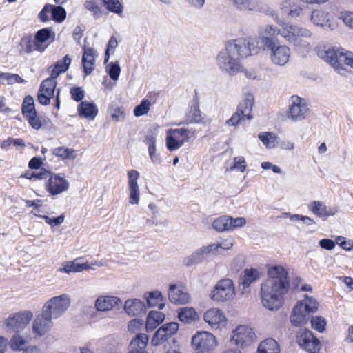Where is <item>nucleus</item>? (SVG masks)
<instances>
[{"label":"nucleus","instance_id":"1","mask_svg":"<svg viewBox=\"0 0 353 353\" xmlns=\"http://www.w3.org/2000/svg\"><path fill=\"white\" fill-rule=\"evenodd\" d=\"M268 278L261 284V303L267 309L276 310L289 290L288 274L283 266L274 265L268 269Z\"/></svg>","mask_w":353,"mask_h":353},{"label":"nucleus","instance_id":"2","mask_svg":"<svg viewBox=\"0 0 353 353\" xmlns=\"http://www.w3.org/2000/svg\"><path fill=\"white\" fill-rule=\"evenodd\" d=\"M253 53L244 37L228 41L216 57L217 65L224 73L236 75L241 72V60Z\"/></svg>","mask_w":353,"mask_h":353},{"label":"nucleus","instance_id":"3","mask_svg":"<svg viewBox=\"0 0 353 353\" xmlns=\"http://www.w3.org/2000/svg\"><path fill=\"white\" fill-rule=\"evenodd\" d=\"M71 63V58L67 54L63 59L57 61L55 64L50 66L47 71L50 74V77L44 79L40 84L37 94V99L39 102L47 105L50 104V99L54 96L56 92L55 108L59 110L60 108V89H57L56 79L60 74L66 72Z\"/></svg>","mask_w":353,"mask_h":353},{"label":"nucleus","instance_id":"4","mask_svg":"<svg viewBox=\"0 0 353 353\" xmlns=\"http://www.w3.org/2000/svg\"><path fill=\"white\" fill-rule=\"evenodd\" d=\"M276 23L281 26L279 35L286 41L297 50L310 48V43L307 39H312L313 37V32L310 29L290 23H284L280 20L279 17Z\"/></svg>","mask_w":353,"mask_h":353},{"label":"nucleus","instance_id":"5","mask_svg":"<svg viewBox=\"0 0 353 353\" xmlns=\"http://www.w3.org/2000/svg\"><path fill=\"white\" fill-rule=\"evenodd\" d=\"M318 55L334 69L339 74L345 76L347 70L345 65L353 69V52L342 48L320 50Z\"/></svg>","mask_w":353,"mask_h":353},{"label":"nucleus","instance_id":"6","mask_svg":"<svg viewBox=\"0 0 353 353\" xmlns=\"http://www.w3.org/2000/svg\"><path fill=\"white\" fill-rule=\"evenodd\" d=\"M196 137V131L193 128H170L165 132V146L170 152H174Z\"/></svg>","mask_w":353,"mask_h":353},{"label":"nucleus","instance_id":"7","mask_svg":"<svg viewBox=\"0 0 353 353\" xmlns=\"http://www.w3.org/2000/svg\"><path fill=\"white\" fill-rule=\"evenodd\" d=\"M311 111L307 101L298 95L290 97L286 117L293 122H301L310 117Z\"/></svg>","mask_w":353,"mask_h":353},{"label":"nucleus","instance_id":"8","mask_svg":"<svg viewBox=\"0 0 353 353\" xmlns=\"http://www.w3.org/2000/svg\"><path fill=\"white\" fill-rule=\"evenodd\" d=\"M71 303V296L68 294H62L48 300L43 305L42 309L45 311L46 314L57 319L67 312Z\"/></svg>","mask_w":353,"mask_h":353},{"label":"nucleus","instance_id":"9","mask_svg":"<svg viewBox=\"0 0 353 353\" xmlns=\"http://www.w3.org/2000/svg\"><path fill=\"white\" fill-rule=\"evenodd\" d=\"M266 47L262 50L270 51V60L276 66H285L289 61L291 56V49L285 44H281L279 41L272 43L271 39H265Z\"/></svg>","mask_w":353,"mask_h":353},{"label":"nucleus","instance_id":"10","mask_svg":"<svg viewBox=\"0 0 353 353\" xmlns=\"http://www.w3.org/2000/svg\"><path fill=\"white\" fill-rule=\"evenodd\" d=\"M279 29L275 26L267 24L260 28L258 37L245 39L253 53L256 54L262 48L266 47L265 39H271L272 43L278 41L273 37L279 34Z\"/></svg>","mask_w":353,"mask_h":353},{"label":"nucleus","instance_id":"11","mask_svg":"<svg viewBox=\"0 0 353 353\" xmlns=\"http://www.w3.org/2000/svg\"><path fill=\"white\" fill-rule=\"evenodd\" d=\"M32 318L33 314L31 311L23 310L10 314L2 323L8 332L20 333L28 326Z\"/></svg>","mask_w":353,"mask_h":353},{"label":"nucleus","instance_id":"12","mask_svg":"<svg viewBox=\"0 0 353 353\" xmlns=\"http://www.w3.org/2000/svg\"><path fill=\"white\" fill-rule=\"evenodd\" d=\"M232 2L241 11L263 13L271 16L278 22L277 13L263 0H232Z\"/></svg>","mask_w":353,"mask_h":353},{"label":"nucleus","instance_id":"13","mask_svg":"<svg viewBox=\"0 0 353 353\" xmlns=\"http://www.w3.org/2000/svg\"><path fill=\"white\" fill-rule=\"evenodd\" d=\"M192 347L194 350L205 353H214L218 345L216 337L207 331H198L192 336Z\"/></svg>","mask_w":353,"mask_h":353},{"label":"nucleus","instance_id":"14","mask_svg":"<svg viewBox=\"0 0 353 353\" xmlns=\"http://www.w3.org/2000/svg\"><path fill=\"white\" fill-rule=\"evenodd\" d=\"M235 288L230 279L219 281L210 292V297L214 302H226L235 296Z\"/></svg>","mask_w":353,"mask_h":353},{"label":"nucleus","instance_id":"15","mask_svg":"<svg viewBox=\"0 0 353 353\" xmlns=\"http://www.w3.org/2000/svg\"><path fill=\"white\" fill-rule=\"evenodd\" d=\"M310 21L314 26L330 31L339 28V23L331 13L324 8L313 9L310 15Z\"/></svg>","mask_w":353,"mask_h":353},{"label":"nucleus","instance_id":"16","mask_svg":"<svg viewBox=\"0 0 353 353\" xmlns=\"http://www.w3.org/2000/svg\"><path fill=\"white\" fill-rule=\"evenodd\" d=\"M231 342L240 347L251 345L256 340V335L253 329L248 325H239L232 330Z\"/></svg>","mask_w":353,"mask_h":353},{"label":"nucleus","instance_id":"17","mask_svg":"<svg viewBox=\"0 0 353 353\" xmlns=\"http://www.w3.org/2000/svg\"><path fill=\"white\" fill-rule=\"evenodd\" d=\"M297 343L308 353H319L321 342L308 330H301L297 336Z\"/></svg>","mask_w":353,"mask_h":353},{"label":"nucleus","instance_id":"18","mask_svg":"<svg viewBox=\"0 0 353 353\" xmlns=\"http://www.w3.org/2000/svg\"><path fill=\"white\" fill-rule=\"evenodd\" d=\"M70 182L65 178L63 174L52 173L46 183V190L52 195L60 194L69 189Z\"/></svg>","mask_w":353,"mask_h":353},{"label":"nucleus","instance_id":"19","mask_svg":"<svg viewBox=\"0 0 353 353\" xmlns=\"http://www.w3.org/2000/svg\"><path fill=\"white\" fill-rule=\"evenodd\" d=\"M203 320L214 330L224 327L227 325V318L224 312L216 307L206 310L203 314Z\"/></svg>","mask_w":353,"mask_h":353},{"label":"nucleus","instance_id":"20","mask_svg":"<svg viewBox=\"0 0 353 353\" xmlns=\"http://www.w3.org/2000/svg\"><path fill=\"white\" fill-rule=\"evenodd\" d=\"M139 172L136 170L128 172V186L129 191V203L131 205H138L140 200V189L138 185Z\"/></svg>","mask_w":353,"mask_h":353},{"label":"nucleus","instance_id":"21","mask_svg":"<svg viewBox=\"0 0 353 353\" xmlns=\"http://www.w3.org/2000/svg\"><path fill=\"white\" fill-rule=\"evenodd\" d=\"M178 330L179 323L176 322H170L163 325L155 332L151 341L152 345H159L161 342L175 334Z\"/></svg>","mask_w":353,"mask_h":353},{"label":"nucleus","instance_id":"22","mask_svg":"<svg viewBox=\"0 0 353 353\" xmlns=\"http://www.w3.org/2000/svg\"><path fill=\"white\" fill-rule=\"evenodd\" d=\"M54 319L50 315L46 314L42 309L41 314L38 315L32 323V332L38 336H43L47 333L52 327Z\"/></svg>","mask_w":353,"mask_h":353},{"label":"nucleus","instance_id":"23","mask_svg":"<svg viewBox=\"0 0 353 353\" xmlns=\"http://www.w3.org/2000/svg\"><path fill=\"white\" fill-rule=\"evenodd\" d=\"M261 277V273L256 268H245L241 274L239 279V289L243 294L249 292L250 285Z\"/></svg>","mask_w":353,"mask_h":353},{"label":"nucleus","instance_id":"24","mask_svg":"<svg viewBox=\"0 0 353 353\" xmlns=\"http://www.w3.org/2000/svg\"><path fill=\"white\" fill-rule=\"evenodd\" d=\"M121 304L122 301L118 296L101 295L96 299L94 307L98 312H108Z\"/></svg>","mask_w":353,"mask_h":353},{"label":"nucleus","instance_id":"25","mask_svg":"<svg viewBox=\"0 0 353 353\" xmlns=\"http://www.w3.org/2000/svg\"><path fill=\"white\" fill-rule=\"evenodd\" d=\"M168 297L170 301L175 304H186L190 301V296L187 290L183 286L175 284L170 285Z\"/></svg>","mask_w":353,"mask_h":353},{"label":"nucleus","instance_id":"26","mask_svg":"<svg viewBox=\"0 0 353 353\" xmlns=\"http://www.w3.org/2000/svg\"><path fill=\"white\" fill-rule=\"evenodd\" d=\"M280 8L283 12L292 19L301 17L304 10L303 6L298 4L294 0H283Z\"/></svg>","mask_w":353,"mask_h":353},{"label":"nucleus","instance_id":"27","mask_svg":"<svg viewBox=\"0 0 353 353\" xmlns=\"http://www.w3.org/2000/svg\"><path fill=\"white\" fill-rule=\"evenodd\" d=\"M308 208L314 214L320 218L334 216L337 212L336 208L327 209L326 205L319 201L311 202Z\"/></svg>","mask_w":353,"mask_h":353},{"label":"nucleus","instance_id":"28","mask_svg":"<svg viewBox=\"0 0 353 353\" xmlns=\"http://www.w3.org/2000/svg\"><path fill=\"white\" fill-rule=\"evenodd\" d=\"M97 55V51L94 49L89 47H83L82 65L86 75L90 74L93 71Z\"/></svg>","mask_w":353,"mask_h":353},{"label":"nucleus","instance_id":"29","mask_svg":"<svg viewBox=\"0 0 353 353\" xmlns=\"http://www.w3.org/2000/svg\"><path fill=\"white\" fill-rule=\"evenodd\" d=\"M80 260L81 259H76L74 261L63 262L57 270L61 273L70 274L81 272L88 269V264L87 263H81L79 262Z\"/></svg>","mask_w":353,"mask_h":353},{"label":"nucleus","instance_id":"30","mask_svg":"<svg viewBox=\"0 0 353 353\" xmlns=\"http://www.w3.org/2000/svg\"><path fill=\"white\" fill-rule=\"evenodd\" d=\"M79 115L84 119L92 121L98 113V108L94 103L82 101L77 107Z\"/></svg>","mask_w":353,"mask_h":353},{"label":"nucleus","instance_id":"31","mask_svg":"<svg viewBox=\"0 0 353 353\" xmlns=\"http://www.w3.org/2000/svg\"><path fill=\"white\" fill-rule=\"evenodd\" d=\"M124 310L129 316H139L145 312V303L138 299H128L125 302Z\"/></svg>","mask_w":353,"mask_h":353},{"label":"nucleus","instance_id":"32","mask_svg":"<svg viewBox=\"0 0 353 353\" xmlns=\"http://www.w3.org/2000/svg\"><path fill=\"white\" fill-rule=\"evenodd\" d=\"M185 123L187 124L202 123L201 112L199 110L197 98H194L192 100V105L186 112Z\"/></svg>","mask_w":353,"mask_h":353},{"label":"nucleus","instance_id":"33","mask_svg":"<svg viewBox=\"0 0 353 353\" xmlns=\"http://www.w3.org/2000/svg\"><path fill=\"white\" fill-rule=\"evenodd\" d=\"M308 314L304 310L303 306L301 303H296L294 307L291 316L290 321L294 326H301L307 322Z\"/></svg>","mask_w":353,"mask_h":353},{"label":"nucleus","instance_id":"34","mask_svg":"<svg viewBox=\"0 0 353 353\" xmlns=\"http://www.w3.org/2000/svg\"><path fill=\"white\" fill-rule=\"evenodd\" d=\"M179 320L185 324H191L199 319L196 310L191 307H183L177 310Z\"/></svg>","mask_w":353,"mask_h":353},{"label":"nucleus","instance_id":"35","mask_svg":"<svg viewBox=\"0 0 353 353\" xmlns=\"http://www.w3.org/2000/svg\"><path fill=\"white\" fill-rule=\"evenodd\" d=\"M52 31L49 28H42L38 30L34 35V41L38 48V52H43L48 48L46 42L50 39Z\"/></svg>","mask_w":353,"mask_h":353},{"label":"nucleus","instance_id":"36","mask_svg":"<svg viewBox=\"0 0 353 353\" xmlns=\"http://www.w3.org/2000/svg\"><path fill=\"white\" fill-rule=\"evenodd\" d=\"M165 319V314L160 311H150L147 316L145 328L148 332L154 330Z\"/></svg>","mask_w":353,"mask_h":353},{"label":"nucleus","instance_id":"37","mask_svg":"<svg viewBox=\"0 0 353 353\" xmlns=\"http://www.w3.org/2000/svg\"><path fill=\"white\" fill-rule=\"evenodd\" d=\"M256 353H280V347L276 340L268 338L260 342Z\"/></svg>","mask_w":353,"mask_h":353},{"label":"nucleus","instance_id":"38","mask_svg":"<svg viewBox=\"0 0 353 353\" xmlns=\"http://www.w3.org/2000/svg\"><path fill=\"white\" fill-rule=\"evenodd\" d=\"M254 102V96L251 94H248L239 103L237 108V110L241 112L242 116L246 117V119L249 120L252 119V115L251 113L252 111Z\"/></svg>","mask_w":353,"mask_h":353},{"label":"nucleus","instance_id":"39","mask_svg":"<svg viewBox=\"0 0 353 353\" xmlns=\"http://www.w3.org/2000/svg\"><path fill=\"white\" fill-rule=\"evenodd\" d=\"M208 256L203 246L195 250L192 254L187 256L183 260V264L186 266H192L203 262Z\"/></svg>","mask_w":353,"mask_h":353},{"label":"nucleus","instance_id":"40","mask_svg":"<svg viewBox=\"0 0 353 353\" xmlns=\"http://www.w3.org/2000/svg\"><path fill=\"white\" fill-rule=\"evenodd\" d=\"M145 299L148 306H157L159 310H162L165 307L164 299L163 295L159 291H153L145 294Z\"/></svg>","mask_w":353,"mask_h":353},{"label":"nucleus","instance_id":"41","mask_svg":"<svg viewBox=\"0 0 353 353\" xmlns=\"http://www.w3.org/2000/svg\"><path fill=\"white\" fill-rule=\"evenodd\" d=\"M19 45L21 54H30L33 51H38L36 42L30 35L23 37L20 41Z\"/></svg>","mask_w":353,"mask_h":353},{"label":"nucleus","instance_id":"42","mask_svg":"<svg viewBox=\"0 0 353 353\" xmlns=\"http://www.w3.org/2000/svg\"><path fill=\"white\" fill-rule=\"evenodd\" d=\"M21 112L25 119L32 116V114L37 112L34 106V101L32 97L28 95L24 98Z\"/></svg>","mask_w":353,"mask_h":353},{"label":"nucleus","instance_id":"43","mask_svg":"<svg viewBox=\"0 0 353 353\" xmlns=\"http://www.w3.org/2000/svg\"><path fill=\"white\" fill-rule=\"evenodd\" d=\"M231 216H223L215 219L212 223V227L219 232L231 230Z\"/></svg>","mask_w":353,"mask_h":353},{"label":"nucleus","instance_id":"44","mask_svg":"<svg viewBox=\"0 0 353 353\" xmlns=\"http://www.w3.org/2000/svg\"><path fill=\"white\" fill-rule=\"evenodd\" d=\"M259 139L267 148H274L277 143L278 137L276 134L264 132L259 134Z\"/></svg>","mask_w":353,"mask_h":353},{"label":"nucleus","instance_id":"45","mask_svg":"<svg viewBox=\"0 0 353 353\" xmlns=\"http://www.w3.org/2000/svg\"><path fill=\"white\" fill-rule=\"evenodd\" d=\"M105 8L119 16H122L124 7L121 0H101Z\"/></svg>","mask_w":353,"mask_h":353},{"label":"nucleus","instance_id":"46","mask_svg":"<svg viewBox=\"0 0 353 353\" xmlns=\"http://www.w3.org/2000/svg\"><path fill=\"white\" fill-rule=\"evenodd\" d=\"M54 155L62 159H74L77 157L76 151L66 147H57L52 150Z\"/></svg>","mask_w":353,"mask_h":353},{"label":"nucleus","instance_id":"47","mask_svg":"<svg viewBox=\"0 0 353 353\" xmlns=\"http://www.w3.org/2000/svg\"><path fill=\"white\" fill-rule=\"evenodd\" d=\"M108 112L114 122H122L125 120L126 112L123 107L113 105L108 109Z\"/></svg>","mask_w":353,"mask_h":353},{"label":"nucleus","instance_id":"48","mask_svg":"<svg viewBox=\"0 0 353 353\" xmlns=\"http://www.w3.org/2000/svg\"><path fill=\"white\" fill-rule=\"evenodd\" d=\"M26 345V339L19 333H15L10 341V347L14 351L23 350Z\"/></svg>","mask_w":353,"mask_h":353},{"label":"nucleus","instance_id":"49","mask_svg":"<svg viewBox=\"0 0 353 353\" xmlns=\"http://www.w3.org/2000/svg\"><path fill=\"white\" fill-rule=\"evenodd\" d=\"M5 82L8 84H13L14 83H23L26 81L17 74L0 72V83H4Z\"/></svg>","mask_w":353,"mask_h":353},{"label":"nucleus","instance_id":"50","mask_svg":"<svg viewBox=\"0 0 353 353\" xmlns=\"http://www.w3.org/2000/svg\"><path fill=\"white\" fill-rule=\"evenodd\" d=\"M298 303H301V306H303L304 310L309 314L310 313H314L317 310L318 303L317 301L305 295V299L301 300Z\"/></svg>","mask_w":353,"mask_h":353},{"label":"nucleus","instance_id":"51","mask_svg":"<svg viewBox=\"0 0 353 353\" xmlns=\"http://www.w3.org/2000/svg\"><path fill=\"white\" fill-rule=\"evenodd\" d=\"M34 214L36 216L40 217L43 219H44L45 222L50 225L52 228L60 225L62 224L65 220V215L64 214H61L58 217H50L46 215H41V214H37L36 212H34Z\"/></svg>","mask_w":353,"mask_h":353},{"label":"nucleus","instance_id":"52","mask_svg":"<svg viewBox=\"0 0 353 353\" xmlns=\"http://www.w3.org/2000/svg\"><path fill=\"white\" fill-rule=\"evenodd\" d=\"M52 19L57 23L63 22L66 18V11L61 6L52 5Z\"/></svg>","mask_w":353,"mask_h":353},{"label":"nucleus","instance_id":"53","mask_svg":"<svg viewBox=\"0 0 353 353\" xmlns=\"http://www.w3.org/2000/svg\"><path fill=\"white\" fill-rule=\"evenodd\" d=\"M151 102L148 99H144L139 105L134 109V114L136 117H141L146 114L150 110Z\"/></svg>","mask_w":353,"mask_h":353},{"label":"nucleus","instance_id":"54","mask_svg":"<svg viewBox=\"0 0 353 353\" xmlns=\"http://www.w3.org/2000/svg\"><path fill=\"white\" fill-rule=\"evenodd\" d=\"M85 8L90 11L94 17H99L101 14V7L96 0H88L84 3Z\"/></svg>","mask_w":353,"mask_h":353},{"label":"nucleus","instance_id":"55","mask_svg":"<svg viewBox=\"0 0 353 353\" xmlns=\"http://www.w3.org/2000/svg\"><path fill=\"white\" fill-rule=\"evenodd\" d=\"M247 168L246 161L244 157L239 156L234 158V165L228 169L229 171L236 170L241 172L245 171Z\"/></svg>","mask_w":353,"mask_h":353},{"label":"nucleus","instance_id":"56","mask_svg":"<svg viewBox=\"0 0 353 353\" xmlns=\"http://www.w3.org/2000/svg\"><path fill=\"white\" fill-rule=\"evenodd\" d=\"M312 327L319 332H323L325 330L326 321L321 316H314L311 319Z\"/></svg>","mask_w":353,"mask_h":353},{"label":"nucleus","instance_id":"57","mask_svg":"<svg viewBox=\"0 0 353 353\" xmlns=\"http://www.w3.org/2000/svg\"><path fill=\"white\" fill-rule=\"evenodd\" d=\"M339 19L350 29H353V12L343 10L340 12Z\"/></svg>","mask_w":353,"mask_h":353},{"label":"nucleus","instance_id":"58","mask_svg":"<svg viewBox=\"0 0 353 353\" xmlns=\"http://www.w3.org/2000/svg\"><path fill=\"white\" fill-rule=\"evenodd\" d=\"M108 74L110 77L114 80H118L119 75L121 74V68L118 63H110L108 65Z\"/></svg>","mask_w":353,"mask_h":353},{"label":"nucleus","instance_id":"59","mask_svg":"<svg viewBox=\"0 0 353 353\" xmlns=\"http://www.w3.org/2000/svg\"><path fill=\"white\" fill-rule=\"evenodd\" d=\"M336 243L345 250L350 251L353 250V241L351 239L347 240L343 236H336Z\"/></svg>","mask_w":353,"mask_h":353},{"label":"nucleus","instance_id":"60","mask_svg":"<svg viewBox=\"0 0 353 353\" xmlns=\"http://www.w3.org/2000/svg\"><path fill=\"white\" fill-rule=\"evenodd\" d=\"M52 5L46 4L39 13V18L43 22L52 19Z\"/></svg>","mask_w":353,"mask_h":353},{"label":"nucleus","instance_id":"61","mask_svg":"<svg viewBox=\"0 0 353 353\" xmlns=\"http://www.w3.org/2000/svg\"><path fill=\"white\" fill-rule=\"evenodd\" d=\"M29 125L35 130H39L42 127V121L37 113H34L32 116L26 119Z\"/></svg>","mask_w":353,"mask_h":353},{"label":"nucleus","instance_id":"62","mask_svg":"<svg viewBox=\"0 0 353 353\" xmlns=\"http://www.w3.org/2000/svg\"><path fill=\"white\" fill-rule=\"evenodd\" d=\"M72 99L75 101H81L84 97L85 92L81 87H74L70 89Z\"/></svg>","mask_w":353,"mask_h":353},{"label":"nucleus","instance_id":"63","mask_svg":"<svg viewBox=\"0 0 353 353\" xmlns=\"http://www.w3.org/2000/svg\"><path fill=\"white\" fill-rule=\"evenodd\" d=\"M244 119H246V117H243L241 112L237 110L231 118L226 121V123L229 126H236Z\"/></svg>","mask_w":353,"mask_h":353},{"label":"nucleus","instance_id":"64","mask_svg":"<svg viewBox=\"0 0 353 353\" xmlns=\"http://www.w3.org/2000/svg\"><path fill=\"white\" fill-rule=\"evenodd\" d=\"M117 45H118V42H117L116 37H114V36H112L109 39L107 49L105 52V62H107L109 59V57H110L109 52L110 51L114 52L115 48L117 47Z\"/></svg>","mask_w":353,"mask_h":353}]
</instances>
